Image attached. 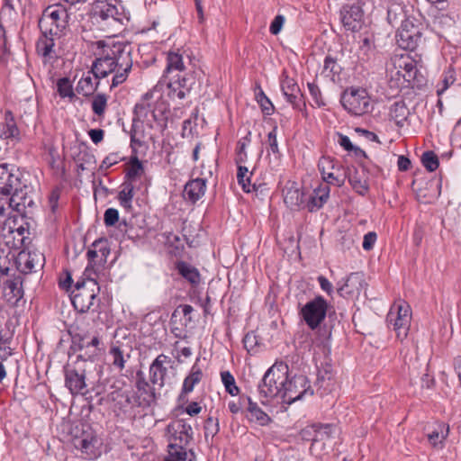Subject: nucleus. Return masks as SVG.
I'll return each instance as SVG.
<instances>
[{
  "instance_id": "nucleus-1",
  "label": "nucleus",
  "mask_w": 461,
  "mask_h": 461,
  "mask_svg": "<svg viewBox=\"0 0 461 461\" xmlns=\"http://www.w3.org/2000/svg\"><path fill=\"white\" fill-rule=\"evenodd\" d=\"M132 59L128 45L120 41L102 42V54L95 59L92 72H86L78 80L76 91L85 97L94 95L99 86V78L113 74L111 88L122 84L132 68Z\"/></svg>"
},
{
  "instance_id": "nucleus-2",
  "label": "nucleus",
  "mask_w": 461,
  "mask_h": 461,
  "mask_svg": "<svg viewBox=\"0 0 461 461\" xmlns=\"http://www.w3.org/2000/svg\"><path fill=\"white\" fill-rule=\"evenodd\" d=\"M68 13L61 5H50L44 9L39 20L41 37L37 41V51L43 57L53 52L55 38L61 37L68 26Z\"/></svg>"
},
{
  "instance_id": "nucleus-3",
  "label": "nucleus",
  "mask_w": 461,
  "mask_h": 461,
  "mask_svg": "<svg viewBox=\"0 0 461 461\" xmlns=\"http://www.w3.org/2000/svg\"><path fill=\"white\" fill-rule=\"evenodd\" d=\"M288 366L283 363L273 365L264 375L258 385V393L263 404L272 399L281 401L283 389L287 382Z\"/></svg>"
},
{
  "instance_id": "nucleus-4",
  "label": "nucleus",
  "mask_w": 461,
  "mask_h": 461,
  "mask_svg": "<svg viewBox=\"0 0 461 461\" xmlns=\"http://www.w3.org/2000/svg\"><path fill=\"white\" fill-rule=\"evenodd\" d=\"M164 85L162 82L158 84L149 92H147L135 104L134 114L138 121H149V117L157 118L156 113L162 114L168 109L167 98L163 95Z\"/></svg>"
},
{
  "instance_id": "nucleus-5",
  "label": "nucleus",
  "mask_w": 461,
  "mask_h": 461,
  "mask_svg": "<svg viewBox=\"0 0 461 461\" xmlns=\"http://www.w3.org/2000/svg\"><path fill=\"white\" fill-rule=\"evenodd\" d=\"M341 104L345 110L355 116H361L372 111L371 98L366 89L349 87L341 95Z\"/></svg>"
},
{
  "instance_id": "nucleus-6",
  "label": "nucleus",
  "mask_w": 461,
  "mask_h": 461,
  "mask_svg": "<svg viewBox=\"0 0 461 461\" xmlns=\"http://www.w3.org/2000/svg\"><path fill=\"white\" fill-rule=\"evenodd\" d=\"M72 343L74 348L80 351L78 357L85 361H95L104 352V343L98 335L77 333L72 336Z\"/></svg>"
},
{
  "instance_id": "nucleus-7",
  "label": "nucleus",
  "mask_w": 461,
  "mask_h": 461,
  "mask_svg": "<svg viewBox=\"0 0 461 461\" xmlns=\"http://www.w3.org/2000/svg\"><path fill=\"white\" fill-rule=\"evenodd\" d=\"M388 326L393 328L397 339L403 340L407 338L411 321L410 306L404 302L394 304L390 309L386 318Z\"/></svg>"
},
{
  "instance_id": "nucleus-8",
  "label": "nucleus",
  "mask_w": 461,
  "mask_h": 461,
  "mask_svg": "<svg viewBox=\"0 0 461 461\" xmlns=\"http://www.w3.org/2000/svg\"><path fill=\"white\" fill-rule=\"evenodd\" d=\"M95 20L103 30L115 32L122 24V13L119 11L116 5L101 0L95 5Z\"/></svg>"
},
{
  "instance_id": "nucleus-9",
  "label": "nucleus",
  "mask_w": 461,
  "mask_h": 461,
  "mask_svg": "<svg viewBox=\"0 0 461 461\" xmlns=\"http://www.w3.org/2000/svg\"><path fill=\"white\" fill-rule=\"evenodd\" d=\"M327 309V301L322 296H316L302 307L299 314L311 330H315L325 320Z\"/></svg>"
},
{
  "instance_id": "nucleus-10",
  "label": "nucleus",
  "mask_w": 461,
  "mask_h": 461,
  "mask_svg": "<svg viewBox=\"0 0 461 461\" xmlns=\"http://www.w3.org/2000/svg\"><path fill=\"white\" fill-rule=\"evenodd\" d=\"M96 285L97 284L93 279L76 285V289L72 292L71 302L77 311L86 312L94 305L96 297L95 291Z\"/></svg>"
},
{
  "instance_id": "nucleus-11",
  "label": "nucleus",
  "mask_w": 461,
  "mask_h": 461,
  "mask_svg": "<svg viewBox=\"0 0 461 461\" xmlns=\"http://www.w3.org/2000/svg\"><path fill=\"white\" fill-rule=\"evenodd\" d=\"M308 380L304 375L294 376L292 379L287 378L285 388L283 389L281 402L292 404L293 402L302 400L305 395H312Z\"/></svg>"
},
{
  "instance_id": "nucleus-12",
  "label": "nucleus",
  "mask_w": 461,
  "mask_h": 461,
  "mask_svg": "<svg viewBox=\"0 0 461 461\" xmlns=\"http://www.w3.org/2000/svg\"><path fill=\"white\" fill-rule=\"evenodd\" d=\"M159 82L163 83L164 90L167 91L168 99H183L190 92L194 78L193 76L180 77L177 74L167 78L163 77Z\"/></svg>"
},
{
  "instance_id": "nucleus-13",
  "label": "nucleus",
  "mask_w": 461,
  "mask_h": 461,
  "mask_svg": "<svg viewBox=\"0 0 461 461\" xmlns=\"http://www.w3.org/2000/svg\"><path fill=\"white\" fill-rule=\"evenodd\" d=\"M318 168L326 184L337 186L344 184L346 174L341 166L330 157L322 156L319 160Z\"/></svg>"
},
{
  "instance_id": "nucleus-14",
  "label": "nucleus",
  "mask_w": 461,
  "mask_h": 461,
  "mask_svg": "<svg viewBox=\"0 0 461 461\" xmlns=\"http://www.w3.org/2000/svg\"><path fill=\"white\" fill-rule=\"evenodd\" d=\"M199 314L194 309L188 304L179 305L175 309L172 313L170 323L172 325V332L176 336L180 337L182 329L178 327V324L185 328H193L198 321Z\"/></svg>"
},
{
  "instance_id": "nucleus-15",
  "label": "nucleus",
  "mask_w": 461,
  "mask_h": 461,
  "mask_svg": "<svg viewBox=\"0 0 461 461\" xmlns=\"http://www.w3.org/2000/svg\"><path fill=\"white\" fill-rule=\"evenodd\" d=\"M165 436L168 446L185 447L192 438V428L182 420H174L167 426Z\"/></svg>"
},
{
  "instance_id": "nucleus-16",
  "label": "nucleus",
  "mask_w": 461,
  "mask_h": 461,
  "mask_svg": "<svg viewBox=\"0 0 461 461\" xmlns=\"http://www.w3.org/2000/svg\"><path fill=\"white\" fill-rule=\"evenodd\" d=\"M421 38L420 29L410 19L402 22L397 34L398 45L405 50H414Z\"/></svg>"
},
{
  "instance_id": "nucleus-17",
  "label": "nucleus",
  "mask_w": 461,
  "mask_h": 461,
  "mask_svg": "<svg viewBox=\"0 0 461 461\" xmlns=\"http://www.w3.org/2000/svg\"><path fill=\"white\" fill-rule=\"evenodd\" d=\"M343 26L351 32H358L364 24V12L359 2L344 5L340 10Z\"/></svg>"
},
{
  "instance_id": "nucleus-18",
  "label": "nucleus",
  "mask_w": 461,
  "mask_h": 461,
  "mask_svg": "<svg viewBox=\"0 0 461 461\" xmlns=\"http://www.w3.org/2000/svg\"><path fill=\"white\" fill-rule=\"evenodd\" d=\"M20 174L14 166L3 163L0 165V194L4 196L18 194Z\"/></svg>"
},
{
  "instance_id": "nucleus-19",
  "label": "nucleus",
  "mask_w": 461,
  "mask_h": 461,
  "mask_svg": "<svg viewBox=\"0 0 461 461\" xmlns=\"http://www.w3.org/2000/svg\"><path fill=\"white\" fill-rule=\"evenodd\" d=\"M16 264L20 272L30 274L43 267L45 257L39 250H23L17 256Z\"/></svg>"
},
{
  "instance_id": "nucleus-20",
  "label": "nucleus",
  "mask_w": 461,
  "mask_h": 461,
  "mask_svg": "<svg viewBox=\"0 0 461 461\" xmlns=\"http://www.w3.org/2000/svg\"><path fill=\"white\" fill-rule=\"evenodd\" d=\"M171 358L164 354L158 355L149 366V380L153 384L162 387L165 384V378L167 368L171 366Z\"/></svg>"
},
{
  "instance_id": "nucleus-21",
  "label": "nucleus",
  "mask_w": 461,
  "mask_h": 461,
  "mask_svg": "<svg viewBox=\"0 0 461 461\" xmlns=\"http://www.w3.org/2000/svg\"><path fill=\"white\" fill-rule=\"evenodd\" d=\"M281 90L289 104L295 109H300L301 90L294 78L289 77L285 73L281 79Z\"/></svg>"
},
{
  "instance_id": "nucleus-22",
  "label": "nucleus",
  "mask_w": 461,
  "mask_h": 461,
  "mask_svg": "<svg viewBox=\"0 0 461 461\" xmlns=\"http://www.w3.org/2000/svg\"><path fill=\"white\" fill-rule=\"evenodd\" d=\"M392 62L397 69V74L402 76L404 80L410 82L415 77L416 64L409 55H395L392 59Z\"/></svg>"
},
{
  "instance_id": "nucleus-23",
  "label": "nucleus",
  "mask_w": 461,
  "mask_h": 461,
  "mask_svg": "<svg viewBox=\"0 0 461 461\" xmlns=\"http://www.w3.org/2000/svg\"><path fill=\"white\" fill-rule=\"evenodd\" d=\"M0 140H6L7 142H17L20 140V130L11 111H5V120L0 122Z\"/></svg>"
},
{
  "instance_id": "nucleus-24",
  "label": "nucleus",
  "mask_w": 461,
  "mask_h": 461,
  "mask_svg": "<svg viewBox=\"0 0 461 461\" xmlns=\"http://www.w3.org/2000/svg\"><path fill=\"white\" fill-rule=\"evenodd\" d=\"M366 283L364 276L361 273H351L345 280L344 284L338 288L341 296H354L359 294L365 287Z\"/></svg>"
},
{
  "instance_id": "nucleus-25",
  "label": "nucleus",
  "mask_w": 461,
  "mask_h": 461,
  "mask_svg": "<svg viewBox=\"0 0 461 461\" xmlns=\"http://www.w3.org/2000/svg\"><path fill=\"white\" fill-rule=\"evenodd\" d=\"M65 377L66 386L72 394L84 393L83 390L86 387L84 370L68 367L66 370Z\"/></svg>"
},
{
  "instance_id": "nucleus-26",
  "label": "nucleus",
  "mask_w": 461,
  "mask_h": 461,
  "mask_svg": "<svg viewBox=\"0 0 461 461\" xmlns=\"http://www.w3.org/2000/svg\"><path fill=\"white\" fill-rule=\"evenodd\" d=\"M449 433V427L444 422L436 423L427 434L429 444L436 448H443L444 441Z\"/></svg>"
},
{
  "instance_id": "nucleus-27",
  "label": "nucleus",
  "mask_w": 461,
  "mask_h": 461,
  "mask_svg": "<svg viewBox=\"0 0 461 461\" xmlns=\"http://www.w3.org/2000/svg\"><path fill=\"white\" fill-rule=\"evenodd\" d=\"M330 186L328 184L320 185L313 190L311 195L307 207L310 212H315L321 209L330 197Z\"/></svg>"
},
{
  "instance_id": "nucleus-28",
  "label": "nucleus",
  "mask_w": 461,
  "mask_h": 461,
  "mask_svg": "<svg viewBox=\"0 0 461 461\" xmlns=\"http://www.w3.org/2000/svg\"><path fill=\"white\" fill-rule=\"evenodd\" d=\"M284 202L291 209L298 208L303 202V194L295 183H287L283 190Z\"/></svg>"
},
{
  "instance_id": "nucleus-29",
  "label": "nucleus",
  "mask_w": 461,
  "mask_h": 461,
  "mask_svg": "<svg viewBox=\"0 0 461 461\" xmlns=\"http://www.w3.org/2000/svg\"><path fill=\"white\" fill-rule=\"evenodd\" d=\"M348 181L352 188L359 194L365 195L367 193L369 186L363 169L360 171L356 168L349 170Z\"/></svg>"
},
{
  "instance_id": "nucleus-30",
  "label": "nucleus",
  "mask_w": 461,
  "mask_h": 461,
  "mask_svg": "<svg viewBox=\"0 0 461 461\" xmlns=\"http://www.w3.org/2000/svg\"><path fill=\"white\" fill-rule=\"evenodd\" d=\"M248 418L250 421L260 426H267L272 421L271 418L258 407L257 402H252L250 398H248Z\"/></svg>"
},
{
  "instance_id": "nucleus-31",
  "label": "nucleus",
  "mask_w": 461,
  "mask_h": 461,
  "mask_svg": "<svg viewBox=\"0 0 461 461\" xmlns=\"http://www.w3.org/2000/svg\"><path fill=\"white\" fill-rule=\"evenodd\" d=\"M21 197L18 194H14L11 198H8V196L0 198V217L7 215L8 213H6V211H9L10 209L19 213H23L25 207L26 198L23 203L17 201Z\"/></svg>"
},
{
  "instance_id": "nucleus-32",
  "label": "nucleus",
  "mask_w": 461,
  "mask_h": 461,
  "mask_svg": "<svg viewBox=\"0 0 461 461\" xmlns=\"http://www.w3.org/2000/svg\"><path fill=\"white\" fill-rule=\"evenodd\" d=\"M410 111L402 101L395 102L390 107L389 116L399 127H402L407 121Z\"/></svg>"
},
{
  "instance_id": "nucleus-33",
  "label": "nucleus",
  "mask_w": 461,
  "mask_h": 461,
  "mask_svg": "<svg viewBox=\"0 0 461 461\" xmlns=\"http://www.w3.org/2000/svg\"><path fill=\"white\" fill-rule=\"evenodd\" d=\"M56 87L57 93L60 98L68 99L70 103H73L77 99L73 88V84L68 77H61L58 79Z\"/></svg>"
},
{
  "instance_id": "nucleus-34",
  "label": "nucleus",
  "mask_w": 461,
  "mask_h": 461,
  "mask_svg": "<svg viewBox=\"0 0 461 461\" xmlns=\"http://www.w3.org/2000/svg\"><path fill=\"white\" fill-rule=\"evenodd\" d=\"M310 429H312L314 432L312 440L316 442L330 438L335 431V427L330 424H312L303 429V434L309 432Z\"/></svg>"
},
{
  "instance_id": "nucleus-35",
  "label": "nucleus",
  "mask_w": 461,
  "mask_h": 461,
  "mask_svg": "<svg viewBox=\"0 0 461 461\" xmlns=\"http://www.w3.org/2000/svg\"><path fill=\"white\" fill-rule=\"evenodd\" d=\"M109 356L111 357V364L114 369L122 371L125 367V364L130 358L129 354H124L123 350L118 345H112L109 350Z\"/></svg>"
},
{
  "instance_id": "nucleus-36",
  "label": "nucleus",
  "mask_w": 461,
  "mask_h": 461,
  "mask_svg": "<svg viewBox=\"0 0 461 461\" xmlns=\"http://www.w3.org/2000/svg\"><path fill=\"white\" fill-rule=\"evenodd\" d=\"M185 68L183 58L176 52H169L167 59V67L163 77H172L174 72H182Z\"/></svg>"
},
{
  "instance_id": "nucleus-37",
  "label": "nucleus",
  "mask_w": 461,
  "mask_h": 461,
  "mask_svg": "<svg viewBox=\"0 0 461 461\" xmlns=\"http://www.w3.org/2000/svg\"><path fill=\"white\" fill-rule=\"evenodd\" d=\"M201 193L202 180L197 176L185 184L183 195L185 200L194 203L200 199Z\"/></svg>"
},
{
  "instance_id": "nucleus-38",
  "label": "nucleus",
  "mask_w": 461,
  "mask_h": 461,
  "mask_svg": "<svg viewBox=\"0 0 461 461\" xmlns=\"http://www.w3.org/2000/svg\"><path fill=\"white\" fill-rule=\"evenodd\" d=\"M92 246L95 249H88L86 256L90 264L95 263L96 258H100V262H104L109 255V249L105 246V241L103 240H95Z\"/></svg>"
},
{
  "instance_id": "nucleus-39",
  "label": "nucleus",
  "mask_w": 461,
  "mask_h": 461,
  "mask_svg": "<svg viewBox=\"0 0 461 461\" xmlns=\"http://www.w3.org/2000/svg\"><path fill=\"white\" fill-rule=\"evenodd\" d=\"M121 187L122 189L118 194L120 205L123 207L126 211H131L132 209L131 203L134 196L133 183L124 182Z\"/></svg>"
},
{
  "instance_id": "nucleus-40",
  "label": "nucleus",
  "mask_w": 461,
  "mask_h": 461,
  "mask_svg": "<svg viewBox=\"0 0 461 461\" xmlns=\"http://www.w3.org/2000/svg\"><path fill=\"white\" fill-rule=\"evenodd\" d=\"M164 461H194V455L191 451L187 452L184 447L168 446Z\"/></svg>"
},
{
  "instance_id": "nucleus-41",
  "label": "nucleus",
  "mask_w": 461,
  "mask_h": 461,
  "mask_svg": "<svg viewBox=\"0 0 461 461\" xmlns=\"http://www.w3.org/2000/svg\"><path fill=\"white\" fill-rule=\"evenodd\" d=\"M202 380V373L201 369L198 366L197 363L194 365L192 367L191 373L188 376L185 377L183 383V388H182V393L180 395V398L183 396V394H186L191 393L194 390V387L195 384H199Z\"/></svg>"
},
{
  "instance_id": "nucleus-42",
  "label": "nucleus",
  "mask_w": 461,
  "mask_h": 461,
  "mask_svg": "<svg viewBox=\"0 0 461 461\" xmlns=\"http://www.w3.org/2000/svg\"><path fill=\"white\" fill-rule=\"evenodd\" d=\"M237 181L238 184L241 186L242 190L246 193H250L255 190V185L251 184L250 177L252 176V172L249 170V168L245 166H237Z\"/></svg>"
},
{
  "instance_id": "nucleus-43",
  "label": "nucleus",
  "mask_w": 461,
  "mask_h": 461,
  "mask_svg": "<svg viewBox=\"0 0 461 461\" xmlns=\"http://www.w3.org/2000/svg\"><path fill=\"white\" fill-rule=\"evenodd\" d=\"M108 103V95L104 93H99L93 97L91 102V108L93 113L99 118L104 116Z\"/></svg>"
},
{
  "instance_id": "nucleus-44",
  "label": "nucleus",
  "mask_w": 461,
  "mask_h": 461,
  "mask_svg": "<svg viewBox=\"0 0 461 461\" xmlns=\"http://www.w3.org/2000/svg\"><path fill=\"white\" fill-rule=\"evenodd\" d=\"M248 135H250V132H249ZM249 142L250 139L249 136H246L238 141L235 152V163L237 166H242L248 160L246 149Z\"/></svg>"
},
{
  "instance_id": "nucleus-45",
  "label": "nucleus",
  "mask_w": 461,
  "mask_h": 461,
  "mask_svg": "<svg viewBox=\"0 0 461 461\" xmlns=\"http://www.w3.org/2000/svg\"><path fill=\"white\" fill-rule=\"evenodd\" d=\"M177 269L182 276L187 279L192 284H198L200 281V274L196 268L185 263L180 262L177 265Z\"/></svg>"
},
{
  "instance_id": "nucleus-46",
  "label": "nucleus",
  "mask_w": 461,
  "mask_h": 461,
  "mask_svg": "<svg viewBox=\"0 0 461 461\" xmlns=\"http://www.w3.org/2000/svg\"><path fill=\"white\" fill-rule=\"evenodd\" d=\"M255 96L263 113L267 115L272 114L274 112V105L272 104L271 101L267 98V96L265 95L260 86H257L255 89Z\"/></svg>"
},
{
  "instance_id": "nucleus-47",
  "label": "nucleus",
  "mask_w": 461,
  "mask_h": 461,
  "mask_svg": "<svg viewBox=\"0 0 461 461\" xmlns=\"http://www.w3.org/2000/svg\"><path fill=\"white\" fill-rule=\"evenodd\" d=\"M221 382L224 384L226 391L232 396H236L240 393L239 387L236 385L234 376L229 371L221 373Z\"/></svg>"
},
{
  "instance_id": "nucleus-48",
  "label": "nucleus",
  "mask_w": 461,
  "mask_h": 461,
  "mask_svg": "<svg viewBox=\"0 0 461 461\" xmlns=\"http://www.w3.org/2000/svg\"><path fill=\"white\" fill-rule=\"evenodd\" d=\"M144 172L142 163L137 158H133L131 161L130 167L127 170L126 176L128 180L126 182H131L140 177Z\"/></svg>"
},
{
  "instance_id": "nucleus-49",
  "label": "nucleus",
  "mask_w": 461,
  "mask_h": 461,
  "mask_svg": "<svg viewBox=\"0 0 461 461\" xmlns=\"http://www.w3.org/2000/svg\"><path fill=\"white\" fill-rule=\"evenodd\" d=\"M405 17L403 7L397 3H393L388 6L387 19L390 23H397Z\"/></svg>"
},
{
  "instance_id": "nucleus-50",
  "label": "nucleus",
  "mask_w": 461,
  "mask_h": 461,
  "mask_svg": "<svg viewBox=\"0 0 461 461\" xmlns=\"http://www.w3.org/2000/svg\"><path fill=\"white\" fill-rule=\"evenodd\" d=\"M421 162L424 167L429 171H435L439 165L438 158L433 151H426L421 157Z\"/></svg>"
},
{
  "instance_id": "nucleus-51",
  "label": "nucleus",
  "mask_w": 461,
  "mask_h": 461,
  "mask_svg": "<svg viewBox=\"0 0 461 461\" xmlns=\"http://www.w3.org/2000/svg\"><path fill=\"white\" fill-rule=\"evenodd\" d=\"M307 86H308V89L311 94V96H312L313 102L315 103V104L318 107L324 106L326 104V103L321 95L319 86L317 85H315L314 83H308Z\"/></svg>"
},
{
  "instance_id": "nucleus-52",
  "label": "nucleus",
  "mask_w": 461,
  "mask_h": 461,
  "mask_svg": "<svg viewBox=\"0 0 461 461\" xmlns=\"http://www.w3.org/2000/svg\"><path fill=\"white\" fill-rule=\"evenodd\" d=\"M372 52L371 41L368 38L363 40V44L360 46L358 52V59L361 61H367L370 59V53Z\"/></svg>"
},
{
  "instance_id": "nucleus-53",
  "label": "nucleus",
  "mask_w": 461,
  "mask_h": 461,
  "mask_svg": "<svg viewBox=\"0 0 461 461\" xmlns=\"http://www.w3.org/2000/svg\"><path fill=\"white\" fill-rule=\"evenodd\" d=\"M119 220V212L114 208H109L104 212V221L108 227L113 226Z\"/></svg>"
},
{
  "instance_id": "nucleus-54",
  "label": "nucleus",
  "mask_w": 461,
  "mask_h": 461,
  "mask_svg": "<svg viewBox=\"0 0 461 461\" xmlns=\"http://www.w3.org/2000/svg\"><path fill=\"white\" fill-rule=\"evenodd\" d=\"M204 435L206 438L211 436L212 438L219 431V425L217 420L212 418H208L205 424L203 425Z\"/></svg>"
},
{
  "instance_id": "nucleus-55",
  "label": "nucleus",
  "mask_w": 461,
  "mask_h": 461,
  "mask_svg": "<svg viewBox=\"0 0 461 461\" xmlns=\"http://www.w3.org/2000/svg\"><path fill=\"white\" fill-rule=\"evenodd\" d=\"M74 446L82 452L88 453L92 447V438L89 437L76 438Z\"/></svg>"
},
{
  "instance_id": "nucleus-56",
  "label": "nucleus",
  "mask_w": 461,
  "mask_h": 461,
  "mask_svg": "<svg viewBox=\"0 0 461 461\" xmlns=\"http://www.w3.org/2000/svg\"><path fill=\"white\" fill-rule=\"evenodd\" d=\"M267 143L274 154L279 153L278 143L276 139V127H274L267 134Z\"/></svg>"
},
{
  "instance_id": "nucleus-57",
  "label": "nucleus",
  "mask_w": 461,
  "mask_h": 461,
  "mask_svg": "<svg viewBox=\"0 0 461 461\" xmlns=\"http://www.w3.org/2000/svg\"><path fill=\"white\" fill-rule=\"evenodd\" d=\"M377 236L376 233L374 231L367 232L363 239V244L362 247L365 250L368 251L371 250L375 243L376 241Z\"/></svg>"
},
{
  "instance_id": "nucleus-58",
  "label": "nucleus",
  "mask_w": 461,
  "mask_h": 461,
  "mask_svg": "<svg viewBox=\"0 0 461 461\" xmlns=\"http://www.w3.org/2000/svg\"><path fill=\"white\" fill-rule=\"evenodd\" d=\"M284 23L285 17L283 15H276L270 24V32L274 35L278 34L283 27Z\"/></svg>"
},
{
  "instance_id": "nucleus-59",
  "label": "nucleus",
  "mask_w": 461,
  "mask_h": 461,
  "mask_svg": "<svg viewBox=\"0 0 461 461\" xmlns=\"http://www.w3.org/2000/svg\"><path fill=\"white\" fill-rule=\"evenodd\" d=\"M338 65L336 63V60L331 58V57H326L325 59H324V66H323V71L324 72H327L329 73L328 75L330 74H337L338 73V69H337Z\"/></svg>"
},
{
  "instance_id": "nucleus-60",
  "label": "nucleus",
  "mask_w": 461,
  "mask_h": 461,
  "mask_svg": "<svg viewBox=\"0 0 461 461\" xmlns=\"http://www.w3.org/2000/svg\"><path fill=\"white\" fill-rule=\"evenodd\" d=\"M317 280L322 291L327 293L329 295L332 294L333 285L325 276H320Z\"/></svg>"
},
{
  "instance_id": "nucleus-61",
  "label": "nucleus",
  "mask_w": 461,
  "mask_h": 461,
  "mask_svg": "<svg viewBox=\"0 0 461 461\" xmlns=\"http://www.w3.org/2000/svg\"><path fill=\"white\" fill-rule=\"evenodd\" d=\"M454 74H455V72L453 70H448L447 72H446V74L444 76V79H443L444 86L441 90H438V95H441L442 92H444L446 89H447L449 87V86H451L454 83V81H455Z\"/></svg>"
},
{
  "instance_id": "nucleus-62",
  "label": "nucleus",
  "mask_w": 461,
  "mask_h": 461,
  "mask_svg": "<svg viewBox=\"0 0 461 461\" xmlns=\"http://www.w3.org/2000/svg\"><path fill=\"white\" fill-rule=\"evenodd\" d=\"M21 283L18 280L7 281L6 285L14 294V297L21 298L23 296L22 289L19 287Z\"/></svg>"
},
{
  "instance_id": "nucleus-63",
  "label": "nucleus",
  "mask_w": 461,
  "mask_h": 461,
  "mask_svg": "<svg viewBox=\"0 0 461 461\" xmlns=\"http://www.w3.org/2000/svg\"><path fill=\"white\" fill-rule=\"evenodd\" d=\"M88 135H89L91 140L95 144H97L103 140L104 131L101 129H92L88 131Z\"/></svg>"
},
{
  "instance_id": "nucleus-64",
  "label": "nucleus",
  "mask_w": 461,
  "mask_h": 461,
  "mask_svg": "<svg viewBox=\"0 0 461 461\" xmlns=\"http://www.w3.org/2000/svg\"><path fill=\"white\" fill-rule=\"evenodd\" d=\"M338 141H339V145L341 147H343L346 150L350 151L353 149L352 143L348 136L339 134Z\"/></svg>"
}]
</instances>
